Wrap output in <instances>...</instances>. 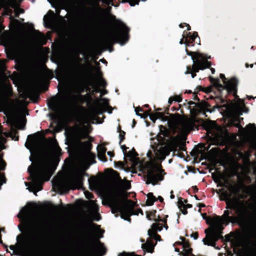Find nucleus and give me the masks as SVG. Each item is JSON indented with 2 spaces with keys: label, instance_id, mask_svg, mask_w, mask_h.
I'll list each match as a JSON object with an SVG mask.
<instances>
[{
  "label": "nucleus",
  "instance_id": "7",
  "mask_svg": "<svg viewBox=\"0 0 256 256\" xmlns=\"http://www.w3.org/2000/svg\"><path fill=\"white\" fill-rule=\"evenodd\" d=\"M146 184L155 185L164 180V176L166 174L161 168V165L154 162H147L146 165Z\"/></svg>",
  "mask_w": 256,
  "mask_h": 256
},
{
  "label": "nucleus",
  "instance_id": "28",
  "mask_svg": "<svg viewBox=\"0 0 256 256\" xmlns=\"http://www.w3.org/2000/svg\"><path fill=\"white\" fill-rule=\"evenodd\" d=\"M187 201L186 200H184L182 198H180L178 200V206L180 208H181L184 207V202H186Z\"/></svg>",
  "mask_w": 256,
  "mask_h": 256
},
{
  "label": "nucleus",
  "instance_id": "54",
  "mask_svg": "<svg viewBox=\"0 0 256 256\" xmlns=\"http://www.w3.org/2000/svg\"><path fill=\"white\" fill-rule=\"evenodd\" d=\"M210 70H211V72H212V74H214V72H215V70H214V68H210Z\"/></svg>",
  "mask_w": 256,
  "mask_h": 256
},
{
  "label": "nucleus",
  "instance_id": "25",
  "mask_svg": "<svg viewBox=\"0 0 256 256\" xmlns=\"http://www.w3.org/2000/svg\"><path fill=\"white\" fill-rule=\"evenodd\" d=\"M136 152L134 150L129 151L127 154V156L130 157L131 160H133L136 158Z\"/></svg>",
  "mask_w": 256,
  "mask_h": 256
},
{
  "label": "nucleus",
  "instance_id": "61",
  "mask_svg": "<svg viewBox=\"0 0 256 256\" xmlns=\"http://www.w3.org/2000/svg\"><path fill=\"white\" fill-rule=\"evenodd\" d=\"M143 114V116H146V118L148 117V114Z\"/></svg>",
  "mask_w": 256,
  "mask_h": 256
},
{
  "label": "nucleus",
  "instance_id": "26",
  "mask_svg": "<svg viewBox=\"0 0 256 256\" xmlns=\"http://www.w3.org/2000/svg\"><path fill=\"white\" fill-rule=\"evenodd\" d=\"M62 106L60 105H56L55 106L54 108H52V110H54L55 112H56L58 114H60L62 112Z\"/></svg>",
  "mask_w": 256,
  "mask_h": 256
},
{
  "label": "nucleus",
  "instance_id": "44",
  "mask_svg": "<svg viewBox=\"0 0 256 256\" xmlns=\"http://www.w3.org/2000/svg\"><path fill=\"white\" fill-rule=\"evenodd\" d=\"M119 136H120V142H121L124 139V135L122 134V133H120L119 134Z\"/></svg>",
  "mask_w": 256,
  "mask_h": 256
},
{
  "label": "nucleus",
  "instance_id": "35",
  "mask_svg": "<svg viewBox=\"0 0 256 256\" xmlns=\"http://www.w3.org/2000/svg\"><path fill=\"white\" fill-rule=\"evenodd\" d=\"M100 100L102 102V103L104 104V106H108V99H107L106 98H100Z\"/></svg>",
  "mask_w": 256,
  "mask_h": 256
},
{
  "label": "nucleus",
  "instance_id": "34",
  "mask_svg": "<svg viewBox=\"0 0 256 256\" xmlns=\"http://www.w3.org/2000/svg\"><path fill=\"white\" fill-rule=\"evenodd\" d=\"M85 196L86 198L88 199H92L93 198L92 194L89 192H84Z\"/></svg>",
  "mask_w": 256,
  "mask_h": 256
},
{
  "label": "nucleus",
  "instance_id": "9",
  "mask_svg": "<svg viewBox=\"0 0 256 256\" xmlns=\"http://www.w3.org/2000/svg\"><path fill=\"white\" fill-rule=\"evenodd\" d=\"M83 175H86V173H78L72 176L64 182H58L56 184V186L61 190L68 192L69 190H74L80 188L82 184Z\"/></svg>",
  "mask_w": 256,
  "mask_h": 256
},
{
  "label": "nucleus",
  "instance_id": "42",
  "mask_svg": "<svg viewBox=\"0 0 256 256\" xmlns=\"http://www.w3.org/2000/svg\"><path fill=\"white\" fill-rule=\"evenodd\" d=\"M98 158L99 160L102 162H106V161L105 160V155L103 156H98Z\"/></svg>",
  "mask_w": 256,
  "mask_h": 256
},
{
  "label": "nucleus",
  "instance_id": "12",
  "mask_svg": "<svg viewBox=\"0 0 256 256\" xmlns=\"http://www.w3.org/2000/svg\"><path fill=\"white\" fill-rule=\"evenodd\" d=\"M186 54L191 56V59L194 62L192 69L194 72H198L200 70H204L210 67V63L207 60L210 56L206 58L202 54L198 52H188L186 49Z\"/></svg>",
  "mask_w": 256,
  "mask_h": 256
},
{
  "label": "nucleus",
  "instance_id": "38",
  "mask_svg": "<svg viewBox=\"0 0 256 256\" xmlns=\"http://www.w3.org/2000/svg\"><path fill=\"white\" fill-rule=\"evenodd\" d=\"M174 100L176 102H180L182 101V98L180 96H176L174 98Z\"/></svg>",
  "mask_w": 256,
  "mask_h": 256
},
{
  "label": "nucleus",
  "instance_id": "2",
  "mask_svg": "<svg viewBox=\"0 0 256 256\" xmlns=\"http://www.w3.org/2000/svg\"><path fill=\"white\" fill-rule=\"evenodd\" d=\"M34 158V162L28 168L32 178V184L30 186L26 189L36 194L42 190V186L44 182L49 180L53 170L51 162L48 158L36 154Z\"/></svg>",
  "mask_w": 256,
  "mask_h": 256
},
{
  "label": "nucleus",
  "instance_id": "32",
  "mask_svg": "<svg viewBox=\"0 0 256 256\" xmlns=\"http://www.w3.org/2000/svg\"><path fill=\"white\" fill-rule=\"evenodd\" d=\"M98 84L102 86H105L106 84V82L102 78H100L98 80Z\"/></svg>",
  "mask_w": 256,
  "mask_h": 256
},
{
  "label": "nucleus",
  "instance_id": "40",
  "mask_svg": "<svg viewBox=\"0 0 256 256\" xmlns=\"http://www.w3.org/2000/svg\"><path fill=\"white\" fill-rule=\"evenodd\" d=\"M52 146L53 147V148L54 149V150L56 151L60 150V148L57 146L55 142H54L52 144Z\"/></svg>",
  "mask_w": 256,
  "mask_h": 256
},
{
  "label": "nucleus",
  "instance_id": "50",
  "mask_svg": "<svg viewBox=\"0 0 256 256\" xmlns=\"http://www.w3.org/2000/svg\"><path fill=\"white\" fill-rule=\"evenodd\" d=\"M250 235H251V236H251V237H252V238H256V234H254L252 233V234H250Z\"/></svg>",
  "mask_w": 256,
  "mask_h": 256
},
{
  "label": "nucleus",
  "instance_id": "56",
  "mask_svg": "<svg viewBox=\"0 0 256 256\" xmlns=\"http://www.w3.org/2000/svg\"><path fill=\"white\" fill-rule=\"evenodd\" d=\"M96 74L98 76H100L101 74L100 72L98 70H97Z\"/></svg>",
  "mask_w": 256,
  "mask_h": 256
},
{
  "label": "nucleus",
  "instance_id": "27",
  "mask_svg": "<svg viewBox=\"0 0 256 256\" xmlns=\"http://www.w3.org/2000/svg\"><path fill=\"white\" fill-rule=\"evenodd\" d=\"M140 0H128V2L131 6L138 4ZM142 2H146V0H141Z\"/></svg>",
  "mask_w": 256,
  "mask_h": 256
},
{
  "label": "nucleus",
  "instance_id": "33",
  "mask_svg": "<svg viewBox=\"0 0 256 256\" xmlns=\"http://www.w3.org/2000/svg\"><path fill=\"white\" fill-rule=\"evenodd\" d=\"M63 128L62 126H58L54 128V130L56 132H59L62 130Z\"/></svg>",
  "mask_w": 256,
  "mask_h": 256
},
{
  "label": "nucleus",
  "instance_id": "10",
  "mask_svg": "<svg viewBox=\"0 0 256 256\" xmlns=\"http://www.w3.org/2000/svg\"><path fill=\"white\" fill-rule=\"evenodd\" d=\"M248 112V110L245 108L243 100L238 98L237 102L230 108L231 124L240 128V120H242V118H240V116L243 112Z\"/></svg>",
  "mask_w": 256,
  "mask_h": 256
},
{
  "label": "nucleus",
  "instance_id": "16",
  "mask_svg": "<svg viewBox=\"0 0 256 256\" xmlns=\"http://www.w3.org/2000/svg\"><path fill=\"white\" fill-rule=\"evenodd\" d=\"M162 230V226L160 224H153L152 226V229L148 230V234L150 238L154 239L156 240L160 241V236L156 233V232H160Z\"/></svg>",
  "mask_w": 256,
  "mask_h": 256
},
{
  "label": "nucleus",
  "instance_id": "6",
  "mask_svg": "<svg viewBox=\"0 0 256 256\" xmlns=\"http://www.w3.org/2000/svg\"><path fill=\"white\" fill-rule=\"evenodd\" d=\"M66 138L70 142L77 144L85 150H89L92 147V144L90 140L84 142H81L82 138H86L88 134L79 127L73 128L70 126L67 128L64 132Z\"/></svg>",
  "mask_w": 256,
  "mask_h": 256
},
{
  "label": "nucleus",
  "instance_id": "46",
  "mask_svg": "<svg viewBox=\"0 0 256 256\" xmlns=\"http://www.w3.org/2000/svg\"><path fill=\"white\" fill-rule=\"evenodd\" d=\"M4 138L0 134V142H2L4 140Z\"/></svg>",
  "mask_w": 256,
  "mask_h": 256
},
{
  "label": "nucleus",
  "instance_id": "63",
  "mask_svg": "<svg viewBox=\"0 0 256 256\" xmlns=\"http://www.w3.org/2000/svg\"><path fill=\"white\" fill-rule=\"evenodd\" d=\"M174 250L176 252H179V250L176 248H174Z\"/></svg>",
  "mask_w": 256,
  "mask_h": 256
},
{
  "label": "nucleus",
  "instance_id": "58",
  "mask_svg": "<svg viewBox=\"0 0 256 256\" xmlns=\"http://www.w3.org/2000/svg\"><path fill=\"white\" fill-rule=\"evenodd\" d=\"M25 146L26 147V148L30 150V152L32 154L30 148L28 146H26V144H25Z\"/></svg>",
  "mask_w": 256,
  "mask_h": 256
},
{
  "label": "nucleus",
  "instance_id": "52",
  "mask_svg": "<svg viewBox=\"0 0 256 256\" xmlns=\"http://www.w3.org/2000/svg\"><path fill=\"white\" fill-rule=\"evenodd\" d=\"M186 26H187V30H190V26L188 24H185Z\"/></svg>",
  "mask_w": 256,
  "mask_h": 256
},
{
  "label": "nucleus",
  "instance_id": "36",
  "mask_svg": "<svg viewBox=\"0 0 256 256\" xmlns=\"http://www.w3.org/2000/svg\"><path fill=\"white\" fill-rule=\"evenodd\" d=\"M96 92H100L101 96L104 95L107 93V91L106 90H100L99 89H97L96 90Z\"/></svg>",
  "mask_w": 256,
  "mask_h": 256
},
{
  "label": "nucleus",
  "instance_id": "51",
  "mask_svg": "<svg viewBox=\"0 0 256 256\" xmlns=\"http://www.w3.org/2000/svg\"><path fill=\"white\" fill-rule=\"evenodd\" d=\"M174 100V99L172 100V98H170L169 100H168V103L170 104H172V101Z\"/></svg>",
  "mask_w": 256,
  "mask_h": 256
},
{
  "label": "nucleus",
  "instance_id": "37",
  "mask_svg": "<svg viewBox=\"0 0 256 256\" xmlns=\"http://www.w3.org/2000/svg\"><path fill=\"white\" fill-rule=\"evenodd\" d=\"M196 38H198V39H200L199 37L198 36V33L196 32H194L192 35L190 36V38L192 40H194Z\"/></svg>",
  "mask_w": 256,
  "mask_h": 256
},
{
  "label": "nucleus",
  "instance_id": "39",
  "mask_svg": "<svg viewBox=\"0 0 256 256\" xmlns=\"http://www.w3.org/2000/svg\"><path fill=\"white\" fill-rule=\"evenodd\" d=\"M180 209L181 210L182 214H187V210L184 206V207H182Z\"/></svg>",
  "mask_w": 256,
  "mask_h": 256
},
{
  "label": "nucleus",
  "instance_id": "15",
  "mask_svg": "<svg viewBox=\"0 0 256 256\" xmlns=\"http://www.w3.org/2000/svg\"><path fill=\"white\" fill-rule=\"evenodd\" d=\"M52 7L56 8V14H60L61 10H66L71 6L70 0H56V4H52L50 0H48Z\"/></svg>",
  "mask_w": 256,
  "mask_h": 256
},
{
  "label": "nucleus",
  "instance_id": "60",
  "mask_svg": "<svg viewBox=\"0 0 256 256\" xmlns=\"http://www.w3.org/2000/svg\"><path fill=\"white\" fill-rule=\"evenodd\" d=\"M29 160H30V162H33V160H32V158L30 157V158H29Z\"/></svg>",
  "mask_w": 256,
  "mask_h": 256
},
{
  "label": "nucleus",
  "instance_id": "5",
  "mask_svg": "<svg viewBox=\"0 0 256 256\" xmlns=\"http://www.w3.org/2000/svg\"><path fill=\"white\" fill-rule=\"evenodd\" d=\"M129 28L122 22L117 24L116 28L109 30L104 38V42L108 44L118 43L124 45L128 40Z\"/></svg>",
  "mask_w": 256,
  "mask_h": 256
},
{
  "label": "nucleus",
  "instance_id": "53",
  "mask_svg": "<svg viewBox=\"0 0 256 256\" xmlns=\"http://www.w3.org/2000/svg\"><path fill=\"white\" fill-rule=\"evenodd\" d=\"M158 200L160 202H162L164 200L162 196H158Z\"/></svg>",
  "mask_w": 256,
  "mask_h": 256
},
{
  "label": "nucleus",
  "instance_id": "11",
  "mask_svg": "<svg viewBox=\"0 0 256 256\" xmlns=\"http://www.w3.org/2000/svg\"><path fill=\"white\" fill-rule=\"evenodd\" d=\"M220 78L222 79L224 85L220 84L218 79H214L212 77H210L211 82L219 90L226 89L228 92L235 94L237 90L238 80L235 78H232L230 80H227L224 74H220Z\"/></svg>",
  "mask_w": 256,
  "mask_h": 256
},
{
  "label": "nucleus",
  "instance_id": "49",
  "mask_svg": "<svg viewBox=\"0 0 256 256\" xmlns=\"http://www.w3.org/2000/svg\"><path fill=\"white\" fill-rule=\"evenodd\" d=\"M170 193H171V194L170 196V198L171 199H174V196L172 194V191Z\"/></svg>",
  "mask_w": 256,
  "mask_h": 256
},
{
  "label": "nucleus",
  "instance_id": "41",
  "mask_svg": "<svg viewBox=\"0 0 256 256\" xmlns=\"http://www.w3.org/2000/svg\"><path fill=\"white\" fill-rule=\"evenodd\" d=\"M190 236L194 240H196L198 238V234L197 233L195 232L190 234Z\"/></svg>",
  "mask_w": 256,
  "mask_h": 256
},
{
  "label": "nucleus",
  "instance_id": "48",
  "mask_svg": "<svg viewBox=\"0 0 256 256\" xmlns=\"http://www.w3.org/2000/svg\"><path fill=\"white\" fill-rule=\"evenodd\" d=\"M100 61L103 64H106L107 62L104 58L100 60Z\"/></svg>",
  "mask_w": 256,
  "mask_h": 256
},
{
  "label": "nucleus",
  "instance_id": "47",
  "mask_svg": "<svg viewBox=\"0 0 256 256\" xmlns=\"http://www.w3.org/2000/svg\"><path fill=\"white\" fill-rule=\"evenodd\" d=\"M107 154L110 157H112L114 156L113 154L110 152H107Z\"/></svg>",
  "mask_w": 256,
  "mask_h": 256
},
{
  "label": "nucleus",
  "instance_id": "1",
  "mask_svg": "<svg viewBox=\"0 0 256 256\" xmlns=\"http://www.w3.org/2000/svg\"><path fill=\"white\" fill-rule=\"evenodd\" d=\"M226 209L221 216H216L214 220L207 218L206 213L202 214L204 220L208 224H210L208 230H205L206 236L202 239L204 244L214 246L216 242L220 238V234L224 229L223 224H244L248 218V207L242 200L236 198H226Z\"/></svg>",
  "mask_w": 256,
  "mask_h": 256
},
{
  "label": "nucleus",
  "instance_id": "3",
  "mask_svg": "<svg viewBox=\"0 0 256 256\" xmlns=\"http://www.w3.org/2000/svg\"><path fill=\"white\" fill-rule=\"evenodd\" d=\"M108 205L110 207L112 212L116 214L119 212L120 217L124 220L130 222L129 217L132 215H138V213L143 214L140 208L134 212V204L131 200H126V202L122 203L118 196L112 194L108 199Z\"/></svg>",
  "mask_w": 256,
  "mask_h": 256
},
{
  "label": "nucleus",
  "instance_id": "23",
  "mask_svg": "<svg viewBox=\"0 0 256 256\" xmlns=\"http://www.w3.org/2000/svg\"><path fill=\"white\" fill-rule=\"evenodd\" d=\"M97 151L98 156H103L105 154L106 149L104 146L100 145L98 146Z\"/></svg>",
  "mask_w": 256,
  "mask_h": 256
},
{
  "label": "nucleus",
  "instance_id": "30",
  "mask_svg": "<svg viewBox=\"0 0 256 256\" xmlns=\"http://www.w3.org/2000/svg\"><path fill=\"white\" fill-rule=\"evenodd\" d=\"M139 111H142V110L140 108H136L135 109V112H136V116H140L141 118H144V119H145L146 118V116H144L142 114H139L138 112Z\"/></svg>",
  "mask_w": 256,
  "mask_h": 256
},
{
  "label": "nucleus",
  "instance_id": "14",
  "mask_svg": "<svg viewBox=\"0 0 256 256\" xmlns=\"http://www.w3.org/2000/svg\"><path fill=\"white\" fill-rule=\"evenodd\" d=\"M36 236L32 230H29L24 238H22L20 242V250L24 254H28L30 251V244L34 240Z\"/></svg>",
  "mask_w": 256,
  "mask_h": 256
},
{
  "label": "nucleus",
  "instance_id": "55",
  "mask_svg": "<svg viewBox=\"0 0 256 256\" xmlns=\"http://www.w3.org/2000/svg\"><path fill=\"white\" fill-rule=\"evenodd\" d=\"M10 250H14V246H10Z\"/></svg>",
  "mask_w": 256,
  "mask_h": 256
},
{
  "label": "nucleus",
  "instance_id": "17",
  "mask_svg": "<svg viewBox=\"0 0 256 256\" xmlns=\"http://www.w3.org/2000/svg\"><path fill=\"white\" fill-rule=\"evenodd\" d=\"M244 203L248 207V218L246 222L244 224H239L240 225H245L247 224H250V225L254 228V230H256V214H254L253 216H251L250 214V212L249 211L250 208V204H248L246 202H244Z\"/></svg>",
  "mask_w": 256,
  "mask_h": 256
},
{
  "label": "nucleus",
  "instance_id": "43",
  "mask_svg": "<svg viewBox=\"0 0 256 256\" xmlns=\"http://www.w3.org/2000/svg\"><path fill=\"white\" fill-rule=\"evenodd\" d=\"M121 148L122 150L123 154H124V156H126L125 150L126 148V147L124 145H122L121 146Z\"/></svg>",
  "mask_w": 256,
  "mask_h": 256
},
{
  "label": "nucleus",
  "instance_id": "19",
  "mask_svg": "<svg viewBox=\"0 0 256 256\" xmlns=\"http://www.w3.org/2000/svg\"><path fill=\"white\" fill-rule=\"evenodd\" d=\"M34 39L36 42L40 44H44L46 42V39L44 34L40 32H36L34 36Z\"/></svg>",
  "mask_w": 256,
  "mask_h": 256
},
{
  "label": "nucleus",
  "instance_id": "4",
  "mask_svg": "<svg viewBox=\"0 0 256 256\" xmlns=\"http://www.w3.org/2000/svg\"><path fill=\"white\" fill-rule=\"evenodd\" d=\"M150 119L155 122L157 119H160L162 121H167L169 128L175 133L176 132H186L190 130V124L186 120L178 116H172L170 119L164 116L162 112H156L150 114Z\"/></svg>",
  "mask_w": 256,
  "mask_h": 256
},
{
  "label": "nucleus",
  "instance_id": "59",
  "mask_svg": "<svg viewBox=\"0 0 256 256\" xmlns=\"http://www.w3.org/2000/svg\"><path fill=\"white\" fill-rule=\"evenodd\" d=\"M184 44L186 46H189L186 41Z\"/></svg>",
  "mask_w": 256,
  "mask_h": 256
},
{
  "label": "nucleus",
  "instance_id": "45",
  "mask_svg": "<svg viewBox=\"0 0 256 256\" xmlns=\"http://www.w3.org/2000/svg\"><path fill=\"white\" fill-rule=\"evenodd\" d=\"M184 206L186 208H191L192 207V205L190 204H186L184 205Z\"/></svg>",
  "mask_w": 256,
  "mask_h": 256
},
{
  "label": "nucleus",
  "instance_id": "8",
  "mask_svg": "<svg viewBox=\"0 0 256 256\" xmlns=\"http://www.w3.org/2000/svg\"><path fill=\"white\" fill-rule=\"evenodd\" d=\"M206 126L208 136L214 144H220L226 141L228 133L224 128L218 126L213 122H208Z\"/></svg>",
  "mask_w": 256,
  "mask_h": 256
},
{
  "label": "nucleus",
  "instance_id": "29",
  "mask_svg": "<svg viewBox=\"0 0 256 256\" xmlns=\"http://www.w3.org/2000/svg\"><path fill=\"white\" fill-rule=\"evenodd\" d=\"M122 188L125 190H128L130 188V184L128 182H126L122 184Z\"/></svg>",
  "mask_w": 256,
  "mask_h": 256
},
{
  "label": "nucleus",
  "instance_id": "13",
  "mask_svg": "<svg viewBox=\"0 0 256 256\" xmlns=\"http://www.w3.org/2000/svg\"><path fill=\"white\" fill-rule=\"evenodd\" d=\"M188 104L190 106H194L192 112L196 115L201 114L202 116H207V115L206 114V112L212 113L214 112V110H210L208 108L209 105L205 101H202L198 103L190 101L188 102Z\"/></svg>",
  "mask_w": 256,
  "mask_h": 256
},
{
  "label": "nucleus",
  "instance_id": "24",
  "mask_svg": "<svg viewBox=\"0 0 256 256\" xmlns=\"http://www.w3.org/2000/svg\"><path fill=\"white\" fill-rule=\"evenodd\" d=\"M28 214V210L26 208H22L18 214V216L20 218H24Z\"/></svg>",
  "mask_w": 256,
  "mask_h": 256
},
{
  "label": "nucleus",
  "instance_id": "18",
  "mask_svg": "<svg viewBox=\"0 0 256 256\" xmlns=\"http://www.w3.org/2000/svg\"><path fill=\"white\" fill-rule=\"evenodd\" d=\"M154 152L156 158L160 160H164L166 156L169 154L165 147H162V146H160L158 149L156 148Z\"/></svg>",
  "mask_w": 256,
  "mask_h": 256
},
{
  "label": "nucleus",
  "instance_id": "21",
  "mask_svg": "<svg viewBox=\"0 0 256 256\" xmlns=\"http://www.w3.org/2000/svg\"><path fill=\"white\" fill-rule=\"evenodd\" d=\"M170 147L172 150H174L176 149V148L178 146V139L176 138H174L173 136H170Z\"/></svg>",
  "mask_w": 256,
  "mask_h": 256
},
{
  "label": "nucleus",
  "instance_id": "20",
  "mask_svg": "<svg viewBox=\"0 0 256 256\" xmlns=\"http://www.w3.org/2000/svg\"><path fill=\"white\" fill-rule=\"evenodd\" d=\"M154 246L155 244L152 242L147 240L145 244H142V248L144 251L152 253L154 251Z\"/></svg>",
  "mask_w": 256,
  "mask_h": 256
},
{
  "label": "nucleus",
  "instance_id": "31",
  "mask_svg": "<svg viewBox=\"0 0 256 256\" xmlns=\"http://www.w3.org/2000/svg\"><path fill=\"white\" fill-rule=\"evenodd\" d=\"M6 164L2 160L1 156H0V170H4L5 168Z\"/></svg>",
  "mask_w": 256,
  "mask_h": 256
},
{
  "label": "nucleus",
  "instance_id": "57",
  "mask_svg": "<svg viewBox=\"0 0 256 256\" xmlns=\"http://www.w3.org/2000/svg\"><path fill=\"white\" fill-rule=\"evenodd\" d=\"M191 76L192 78H194L196 76V74H192Z\"/></svg>",
  "mask_w": 256,
  "mask_h": 256
},
{
  "label": "nucleus",
  "instance_id": "22",
  "mask_svg": "<svg viewBox=\"0 0 256 256\" xmlns=\"http://www.w3.org/2000/svg\"><path fill=\"white\" fill-rule=\"evenodd\" d=\"M156 198L152 193L148 194V199L146 200V204L148 206H152L154 202L156 201Z\"/></svg>",
  "mask_w": 256,
  "mask_h": 256
},
{
  "label": "nucleus",
  "instance_id": "62",
  "mask_svg": "<svg viewBox=\"0 0 256 256\" xmlns=\"http://www.w3.org/2000/svg\"><path fill=\"white\" fill-rule=\"evenodd\" d=\"M180 44H183L182 40H180L179 42Z\"/></svg>",
  "mask_w": 256,
  "mask_h": 256
},
{
  "label": "nucleus",
  "instance_id": "64",
  "mask_svg": "<svg viewBox=\"0 0 256 256\" xmlns=\"http://www.w3.org/2000/svg\"><path fill=\"white\" fill-rule=\"evenodd\" d=\"M109 51H110V52H112V48H110L109 49Z\"/></svg>",
  "mask_w": 256,
  "mask_h": 256
}]
</instances>
